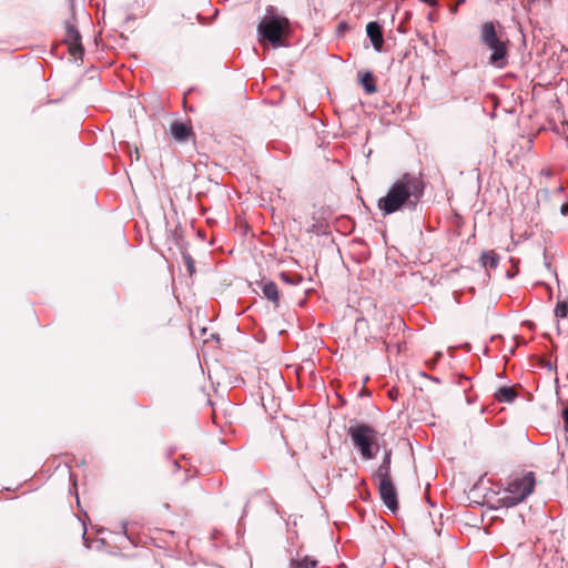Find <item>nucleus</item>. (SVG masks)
<instances>
[{
	"mask_svg": "<svg viewBox=\"0 0 568 568\" xmlns=\"http://www.w3.org/2000/svg\"><path fill=\"white\" fill-rule=\"evenodd\" d=\"M535 484L536 479L532 471H528L521 477L511 479L507 487L498 493V505L509 508L520 504L532 493Z\"/></svg>",
	"mask_w": 568,
	"mask_h": 568,
	"instance_id": "7ed1b4c3",
	"label": "nucleus"
},
{
	"mask_svg": "<svg viewBox=\"0 0 568 568\" xmlns=\"http://www.w3.org/2000/svg\"><path fill=\"white\" fill-rule=\"evenodd\" d=\"M457 8H458V6H457V4H455V7H453V8L450 9V11H452L453 13H456V12H457Z\"/></svg>",
	"mask_w": 568,
	"mask_h": 568,
	"instance_id": "5701e85b",
	"label": "nucleus"
},
{
	"mask_svg": "<svg viewBox=\"0 0 568 568\" xmlns=\"http://www.w3.org/2000/svg\"><path fill=\"white\" fill-rule=\"evenodd\" d=\"M561 417H562L564 425H565L564 428H565L566 432H568V404L562 409Z\"/></svg>",
	"mask_w": 568,
	"mask_h": 568,
	"instance_id": "6ab92c4d",
	"label": "nucleus"
},
{
	"mask_svg": "<svg viewBox=\"0 0 568 568\" xmlns=\"http://www.w3.org/2000/svg\"><path fill=\"white\" fill-rule=\"evenodd\" d=\"M64 42L68 45V51L71 57H73L75 60L82 59L84 48L81 42V34L73 24L68 23L65 26Z\"/></svg>",
	"mask_w": 568,
	"mask_h": 568,
	"instance_id": "423d86ee",
	"label": "nucleus"
},
{
	"mask_svg": "<svg viewBox=\"0 0 568 568\" xmlns=\"http://www.w3.org/2000/svg\"><path fill=\"white\" fill-rule=\"evenodd\" d=\"M377 485H378L379 496H381L383 503L385 504V506L392 513H396L398 509V500H397L396 488L393 484V480L381 481V483H377Z\"/></svg>",
	"mask_w": 568,
	"mask_h": 568,
	"instance_id": "0eeeda50",
	"label": "nucleus"
},
{
	"mask_svg": "<svg viewBox=\"0 0 568 568\" xmlns=\"http://www.w3.org/2000/svg\"><path fill=\"white\" fill-rule=\"evenodd\" d=\"M464 2H465V0H457L456 4L459 6V4L464 3Z\"/></svg>",
	"mask_w": 568,
	"mask_h": 568,
	"instance_id": "b1692460",
	"label": "nucleus"
},
{
	"mask_svg": "<svg viewBox=\"0 0 568 568\" xmlns=\"http://www.w3.org/2000/svg\"><path fill=\"white\" fill-rule=\"evenodd\" d=\"M366 32H367L368 38L372 41L374 49L376 51L381 52L383 49V45H384V38H383L382 27L379 26V23L376 21L369 22L366 26Z\"/></svg>",
	"mask_w": 568,
	"mask_h": 568,
	"instance_id": "1a4fd4ad",
	"label": "nucleus"
},
{
	"mask_svg": "<svg viewBox=\"0 0 568 568\" xmlns=\"http://www.w3.org/2000/svg\"><path fill=\"white\" fill-rule=\"evenodd\" d=\"M479 261L485 268H495L498 264L499 257L495 251H483L479 256Z\"/></svg>",
	"mask_w": 568,
	"mask_h": 568,
	"instance_id": "9b49d317",
	"label": "nucleus"
},
{
	"mask_svg": "<svg viewBox=\"0 0 568 568\" xmlns=\"http://www.w3.org/2000/svg\"><path fill=\"white\" fill-rule=\"evenodd\" d=\"M172 138L180 143L186 142L190 138H194V132L190 123L173 121L170 125Z\"/></svg>",
	"mask_w": 568,
	"mask_h": 568,
	"instance_id": "6e6552de",
	"label": "nucleus"
},
{
	"mask_svg": "<svg viewBox=\"0 0 568 568\" xmlns=\"http://www.w3.org/2000/svg\"><path fill=\"white\" fill-rule=\"evenodd\" d=\"M183 258L185 261V264H186L190 275H192L195 271L194 261L192 260V257L190 255H185V254L183 255Z\"/></svg>",
	"mask_w": 568,
	"mask_h": 568,
	"instance_id": "a211bd4d",
	"label": "nucleus"
},
{
	"mask_svg": "<svg viewBox=\"0 0 568 568\" xmlns=\"http://www.w3.org/2000/svg\"><path fill=\"white\" fill-rule=\"evenodd\" d=\"M390 456H392V450L386 452L382 464L386 465V466H390Z\"/></svg>",
	"mask_w": 568,
	"mask_h": 568,
	"instance_id": "aec40b11",
	"label": "nucleus"
},
{
	"mask_svg": "<svg viewBox=\"0 0 568 568\" xmlns=\"http://www.w3.org/2000/svg\"><path fill=\"white\" fill-rule=\"evenodd\" d=\"M560 212L562 215H568V202L561 205Z\"/></svg>",
	"mask_w": 568,
	"mask_h": 568,
	"instance_id": "412c9836",
	"label": "nucleus"
},
{
	"mask_svg": "<svg viewBox=\"0 0 568 568\" xmlns=\"http://www.w3.org/2000/svg\"><path fill=\"white\" fill-rule=\"evenodd\" d=\"M374 478L377 480V483L390 481L392 480L390 466L381 464L374 475Z\"/></svg>",
	"mask_w": 568,
	"mask_h": 568,
	"instance_id": "2eb2a0df",
	"label": "nucleus"
},
{
	"mask_svg": "<svg viewBox=\"0 0 568 568\" xmlns=\"http://www.w3.org/2000/svg\"><path fill=\"white\" fill-rule=\"evenodd\" d=\"M317 561L308 556L297 558L291 561V568H314Z\"/></svg>",
	"mask_w": 568,
	"mask_h": 568,
	"instance_id": "4468645a",
	"label": "nucleus"
},
{
	"mask_svg": "<svg viewBox=\"0 0 568 568\" xmlns=\"http://www.w3.org/2000/svg\"><path fill=\"white\" fill-rule=\"evenodd\" d=\"M424 182L419 176L405 173L378 200V207L385 214H392L403 207L414 209L424 194Z\"/></svg>",
	"mask_w": 568,
	"mask_h": 568,
	"instance_id": "f257e3e1",
	"label": "nucleus"
},
{
	"mask_svg": "<svg viewBox=\"0 0 568 568\" xmlns=\"http://www.w3.org/2000/svg\"><path fill=\"white\" fill-rule=\"evenodd\" d=\"M290 20L281 16H266L257 26L260 43H270L274 48L286 45L290 34Z\"/></svg>",
	"mask_w": 568,
	"mask_h": 568,
	"instance_id": "f03ea898",
	"label": "nucleus"
},
{
	"mask_svg": "<svg viewBox=\"0 0 568 568\" xmlns=\"http://www.w3.org/2000/svg\"><path fill=\"white\" fill-rule=\"evenodd\" d=\"M479 39L481 44L493 51L489 57V63L497 68L506 67L508 41L501 39V34H498L493 21H487L481 26Z\"/></svg>",
	"mask_w": 568,
	"mask_h": 568,
	"instance_id": "20e7f679",
	"label": "nucleus"
},
{
	"mask_svg": "<svg viewBox=\"0 0 568 568\" xmlns=\"http://www.w3.org/2000/svg\"><path fill=\"white\" fill-rule=\"evenodd\" d=\"M516 396L517 393L513 387H500L495 394V398L500 403H511Z\"/></svg>",
	"mask_w": 568,
	"mask_h": 568,
	"instance_id": "f8f14e48",
	"label": "nucleus"
},
{
	"mask_svg": "<svg viewBox=\"0 0 568 568\" xmlns=\"http://www.w3.org/2000/svg\"><path fill=\"white\" fill-rule=\"evenodd\" d=\"M262 291L267 300L272 301L275 304L278 303L280 293H278V288L275 283H273V282L265 283L262 287Z\"/></svg>",
	"mask_w": 568,
	"mask_h": 568,
	"instance_id": "ddd939ff",
	"label": "nucleus"
},
{
	"mask_svg": "<svg viewBox=\"0 0 568 568\" xmlns=\"http://www.w3.org/2000/svg\"><path fill=\"white\" fill-rule=\"evenodd\" d=\"M281 278L284 280L285 282H288L287 274H285V273L281 274Z\"/></svg>",
	"mask_w": 568,
	"mask_h": 568,
	"instance_id": "4be33fe9",
	"label": "nucleus"
},
{
	"mask_svg": "<svg viewBox=\"0 0 568 568\" xmlns=\"http://www.w3.org/2000/svg\"><path fill=\"white\" fill-rule=\"evenodd\" d=\"M568 314V302L558 301L555 307V316L558 318H565Z\"/></svg>",
	"mask_w": 568,
	"mask_h": 568,
	"instance_id": "dca6fc26",
	"label": "nucleus"
},
{
	"mask_svg": "<svg viewBox=\"0 0 568 568\" xmlns=\"http://www.w3.org/2000/svg\"><path fill=\"white\" fill-rule=\"evenodd\" d=\"M359 83L363 85L367 94H374L377 92L376 78L371 71L359 73Z\"/></svg>",
	"mask_w": 568,
	"mask_h": 568,
	"instance_id": "9d476101",
	"label": "nucleus"
},
{
	"mask_svg": "<svg viewBox=\"0 0 568 568\" xmlns=\"http://www.w3.org/2000/svg\"><path fill=\"white\" fill-rule=\"evenodd\" d=\"M174 245L182 248L183 246H187L190 245V243L187 241H185V236L183 234V232L181 230H175L174 231Z\"/></svg>",
	"mask_w": 568,
	"mask_h": 568,
	"instance_id": "f3484780",
	"label": "nucleus"
},
{
	"mask_svg": "<svg viewBox=\"0 0 568 568\" xmlns=\"http://www.w3.org/2000/svg\"><path fill=\"white\" fill-rule=\"evenodd\" d=\"M347 434L364 459L375 457L379 446L377 443V432L373 427L367 424H355L348 428Z\"/></svg>",
	"mask_w": 568,
	"mask_h": 568,
	"instance_id": "39448f33",
	"label": "nucleus"
}]
</instances>
